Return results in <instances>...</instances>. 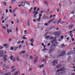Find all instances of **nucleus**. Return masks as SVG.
<instances>
[{
	"label": "nucleus",
	"instance_id": "f257e3e1",
	"mask_svg": "<svg viewBox=\"0 0 75 75\" xmlns=\"http://www.w3.org/2000/svg\"><path fill=\"white\" fill-rule=\"evenodd\" d=\"M61 31H57L55 32L54 33V35H56V36H60L61 35Z\"/></svg>",
	"mask_w": 75,
	"mask_h": 75
},
{
	"label": "nucleus",
	"instance_id": "f03ea898",
	"mask_svg": "<svg viewBox=\"0 0 75 75\" xmlns=\"http://www.w3.org/2000/svg\"><path fill=\"white\" fill-rule=\"evenodd\" d=\"M55 64H58V61L57 60H54L52 62V65L53 66H55L56 65Z\"/></svg>",
	"mask_w": 75,
	"mask_h": 75
},
{
	"label": "nucleus",
	"instance_id": "7ed1b4c3",
	"mask_svg": "<svg viewBox=\"0 0 75 75\" xmlns=\"http://www.w3.org/2000/svg\"><path fill=\"white\" fill-rule=\"evenodd\" d=\"M66 53V52L65 51H63L61 52L60 54H59L58 56L59 57H62V56H63V55H64L65 54V53Z\"/></svg>",
	"mask_w": 75,
	"mask_h": 75
},
{
	"label": "nucleus",
	"instance_id": "20e7f679",
	"mask_svg": "<svg viewBox=\"0 0 75 75\" xmlns=\"http://www.w3.org/2000/svg\"><path fill=\"white\" fill-rule=\"evenodd\" d=\"M54 41H51L52 44H54L53 45V46H54V47H56V46H57V45H58V42H54Z\"/></svg>",
	"mask_w": 75,
	"mask_h": 75
},
{
	"label": "nucleus",
	"instance_id": "39448f33",
	"mask_svg": "<svg viewBox=\"0 0 75 75\" xmlns=\"http://www.w3.org/2000/svg\"><path fill=\"white\" fill-rule=\"evenodd\" d=\"M42 16V15H41V14H40L39 15V17L38 19L36 18V20L38 21V22H39V21H40L41 20V16Z\"/></svg>",
	"mask_w": 75,
	"mask_h": 75
},
{
	"label": "nucleus",
	"instance_id": "423d86ee",
	"mask_svg": "<svg viewBox=\"0 0 75 75\" xmlns=\"http://www.w3.org/2000/svg\"><path fill=\"white\" fill-rule=\"evenodd\" d=\"M13 56H11L9 57V59H10V60H13V62H16V59L15 58H13Z\"/></svg>",
	"mask_w": 75,
	"mask_h": 75
},
{
	"label": "nucleus",
	"instance_id": "0eeeda50",
	"mask_svg": "<svg viewBox=\"0 0 75 75\" xmlns=\"http://www.w3.org/2000/svg\"><path fill=\"white\" fill-rule=\"evenodd\" d=\"M50 48L51 49V51H54V46H52V45L50 47Z\"/></svg>",
	"mask_w": 75,
	"mask_h": 75
},
{
	"label": "nucleus",
	"instance_id": "6e6552de",
	"mask_svg": "<svg viewBox=\"0 0 75 75\" xmlns=\"http://www.w3.org/2000/svg\"><path fill=\"white\" fill-rule=\"evenodd\" d=\"M38 57H36L35 59V60L34 61V64H35V63L37 62V59H38Z\"/></svg>",
	"mask_w": 75,
	"mask_h": 75
},
{
	"label": "nucleus",
	"instance_id": "1a4fd4ad",
	"mask_svg": "<svg viewBox=\"0 0 75 75\" xmlns=\"http://www.w3.org/2000/svg\"><path fill=\"white\" fill-rule=\"evenodd\" d=\"M74 25L73 24L69 25V30H71V28H72L73 27H74Z\"/></svg>",
	"mask_w": 75,
	"mask_h": 75
},
{
	"label": "nucleus",
	"instance_id": "9d476101",
	"mask_svg": "<svg viewBox=\"0 0 75 75\" xmlns=\"http://www.w3.org/2000/svg\"><path fill=\"white\" fill-rule=\"evenodd\" d=\"M38 12H36L34 16H33V18H37V16H36V15H37V14H38Z\"/></svg>",
	"mask_w": 75,
	"mask_h": 75
},
{
	"label": "nucleus",
	"instance_id": "9b49d317",
	"mask_svg": "<svg viewBox=\"0 0 75 75\" xmlns=\"http://www.w3.org/2000/svg\"><path fill=\"white\" fill-rule=\"evenodd\" d=\"M51 36H52V35H50V36L47 35L45 37V38L46 39H48V40H49V38L51 37Z\"/></svg>",
	"mask_w": 75,
	"mask_h": 75
},
{
	"label": "nucleus",
	"instance_id": "f8f14e48",
	"mask_svg": "<svg viewBox=\"0 0 75 75\" xmlns=\"http://www.w3.org/2000/svg\"><path fill=\"white\" fill-rule=\"evenodd\" d=\"M4 75H11V73L8 72L7 73H4Z\"/></svg>",
	"mask_w": 75,
	"mask_h": 75
},
{
	"label": "nucleus",
	"instance_id": "ddd939ff",
	"mask_svg": "<svg viewBox=\"0 0 75 75\" xmlns=\"http://www.w3.org/2000/svg\"><path fill=\"white\" fill-rule=\"evenodd\" d=\"M21 5L22 7H24V6H25V3H24L23 2H21Z\"/></svg>",
	"mask_w": 75,
	"mask_h": 75
},
{
	"label": "nucleus",
	"instance_id": "4468645a",
	"mask_svg": "<svg viewBox=\"0 0 75 75\" xmlns=\"http://www.w3.org/2000/svg\"><path fill=\"white\" fill-rule=\"evenodd\" d=\"M61 64H59L56 66L57 68H61Z\"/></svg>",
	"mask_w": 75,
	"mask_h": 75
},
{
	"label": "nucleus",
	"instance_id": "2eb2a0df",
	"mask_svg": "<svg viewBox=\"0 0 75 75\" xmlns=\"http://www.w3.org/2000/svg\"><path fill=\"white\" fill-rule=\"evenodd\" d=\"M12 32V30H11L8 29L7 33L8 34H10V33H11Z\"/></svg>",
	"mask_w": 75,
	"mask_h": 75
},
{
	"label": "nucleus",
	"instance_id": "dca6fc26",
	"mask_svg": "<svg viewBox=\"0 0 75 75\" xmlns=\"http://www.w3.org/2000/svg\"><path fill=\"white\" fill-rule=\"evenodd\" d=\"M27 23L28 26V27H30V21H29V20H28L27 21Z\"/></svg>",
	"mask_w": 75,
	"mask_h": 75
},
{
	"label": "nucleus",
	"instance_id": "f3484780",
	"mask_svg": "<svg viewBox=\"0 0 75 75\" xmlns=\"http://www.w3.org/2000/svg\"><path fill=\"white\" fill-rule=\"evenodd\" d=\"M64 69H61L59 70H57V72H59V71H64Z\"/></svg>",
	"mask_w": 75,
	"mask_h": 75
},
{
	"label": "nucleus",
	"instance_id": "a211bd4d",
	"mask_svg": "<svg viewBox=\"0 0 75 75\" xmlns=\"http://www.w3.org/2000/svg\"><path fill=\"white\" fill-rule=\"evenodd\" d=\"M4 54V51L3 50H0V55L1 54V55H3Z\"/></svg>",
	"mask_w": 75,
	"mask_h": 75
},
{
	"label": "nucleus",
	"instance_id": "6ab92c4d",
	"mask_svg": "<svg viewBox=\"0 0 75 75\" xmlns=\"http://www.w3.org/2000/svg\"><path fill=\"white\" fill-rule=\"evenodd\" d=\"M7 57V55H4L3 56V57L2 58V59H5V58H6Z\"/></svg>",
	"mask_w": 75,
	"mask_h": 75
},
{
	"label": "nucleus",
	"instance_id": "aec40b11",
	"mask_svg": "<svg viewBox=\"0 0 75 75\" xmlns=\"http://www.w3.org/2000/svg\"><path fill=\"white\" fill-rule=\"evenodd\" d=\"M61 19H59L58 22L57 23L58 25H59V23H61Z\"/></svg>",
	"mask_w": 75,
	"mask_h": 75
},
{
	"label": "nucleus",
	"instance_id": "412c9836",
	"mask_svg": "<svg viewBox=\"0 0 75 75\" xmlns=\"http://www.w3.org/2000/svg\"><path fill=\"white\" fill-rule=\"evenodd\" d=\"M69 35H70L71 38H73V36H74V35H73V34L72 33H70V34H69Z\"/></svg>",
	"mask_w": 75,
	"mask_h": 75
},
{
	"label": "nucleus",
	"instance_id": "4be33fe9",
	"mask_svg": "<svg viewBox=\"0 0 75 75\" xmlns=\"http://www.w3.org/2000/svg\"><path fill=\"white\" fill-rule=\"evenodd\" d=\"M3 46H4V47H5L6 48H7L8 46L7 45V44H5Z\"/></svg>",
	"mask_w": 75,
	"mask_h": 75
},
{
	"label": "nucleus",
	"instance_id": "5701e85b",
	"mask_svg": "<svg viewBox=\"0 0 75 75\" xmlns=\"http://www.w3.org/2000/svg\"><path fill=\"white\" fill-rule=\"evenodd\" d=\"M3 4L5 6H7V3H6V2L4 1L3 2Z\"/></svg>",
	"mask_w": 75,
	"mask_h": 75
},
{
	"label": "nucleus",
	"instance_id": "b1692460",
	"mask_svg": "<svg viewBox=\"0 0 75 75\" xmlns=\"http://www.w3.org/2000/svg\"><path fill=\"white\" fill-rule=\"evenodd\" d=\"M29 41H30V42H34V39H31V40H29Z\"/></svg>",
	"mask_w": 75,
	"mask_h": 75
},
{
	"label": "nucleus",
	"instance_id": "393cba45",
	"mask_svg": "<svg viewBox=\"0 0 75 75\" xmlns=\"http://www.w3.org/2000/svg\"><path fill=\"white\" fill-rule=\"evenodd\" d=\"M65 46V45H64V44H63L61 45V47L62 48H63V47H64Z\"/></svg>",
	"mask_w": 75,
	"mask_h": 75
},
{
	"label": "nucleus",
	"instance_id": "a878e982",
	"mask_svg": "<svg viewBox=\"0 0 75 75\" xmlns=\"http://www.w3.org/2000/svg\"><path fill=\"white\" fill-rule=\"evenodd\" d=\"M14 48H15V49H14V51H16V49H18V47H14Z\"/></svg>",
	"mask_w": 75,
	"mask_h": 75
},
{
	"label": "nucleus",
	"instance_id": "bb28decb",
	"mask_svg": "<svg viewBox=\"0 0 75 75\" xmlns=\"http://www.w3.org/2000/svg\"><path fill=\"white\" fill-rule=\"evenodd\" d=\"M54 20V19H52L51 20H50L48 22V23H50L51 22H52V21H53V20Z\"/></svg>",
	"mask_w": 75,
	"mask_h": 75
},
{
	"label": "nucleus",
	"instance_id": "cd10ccee",
	"mask_svg": "<svg viewBox=\"0 0 75 75\" xmlns=\"http://www.w3.org/2000/svg\"><path fill=\"white\" fill-rule=\"evenodd\" d=\"M18 72L16 71L14 75H18Z\"/></svg>",
	"mask_w": 75,
	"mask_h": 75
},
{
	"label": "nucleus",
	"instance_id": "c85d7f7f",
	"mask_svg": "<svg viewBox=\"0 0 75 75\" xmlns=\"http://www.w3.org/2000/svg\"><path fill=\"white\" fill-rule=\"evenodd\" d=\"M10 49L11 51H13L14 50V48L13 47H11L10 48Z\"/></svg>",
	"mask_w": 75,
	"mask_h": 75
},
{
	"label": "nucleus",
	"instance_id": "c756f323",
	"mask_svg": "<svg viewBox=\"0 0 75 75\" xmlns=\"http://www.w3.org/2000/svg\"><path fill=\"white\" fill-rule=\"evenodd\" d=\"M43 75H46V73H45V70H43Z\"/></svg>",
	"mask_w": 75,
	"mask_h": 75
},
{
	"label": "nucleus",
	"instance_id": "7c9ffc66",
	"mask_svg": "<svg viewBox=\"0 0 75 75\" xmlns=\"http://www.w3.org/2000/svg\"><path fill=\"white\" fill-rule=\"evenodd\" d=\"M22 54H25V52H26L24 51H21Z\"/></svg>",
	"mask_w": 75,
	"mask_h": 75
},
{
	"label": "nucleus",
	"instance_id": "2f4dec72",
	"mask_svg": "<svg viewBox=\"0 0 75 75\" xmlns=\"http://www.w3.org/2000/svg\"><path fill=\"white\" fill-rule=\"evenodd\" d=\"M22 47V45H20L18 47L19 49H21V48Z\"/></svg>",
	"mask_w": 75,
	"mask_h": 75
},
{
	"label": "nucleus",
	"instance_id": "473e14b6",
	"mask_svg": "<svg viewBox=\"0 0 75 75\" xmlns=\"http://www.w3.org/2000/svg\"><path fill=\"white\" fill-rule=\"evenodd\" d=\"M44 64H42L41 66H40L39 67L40 68H42L44 67Z\"/></svg>",
	"mask_w": 75,
	"mask_h": 75
},
{
	"label": "nucleus",
	"instance_id": "72a5a7b5",
	"mask_svg": "<svg viewBox=\"0 0 75 75\" xmlns=\"http://www.w3.org/2000/svg\"><path fill=\"white\" fill-rule=\"evenodd\" d=\"M64 23H66V22H61L60 23L61 24H62V25H64Z\"/></svg>",
	"mask_w": 75,
	"mask_h": 75
},
{
	"label": "nucleus",
	"instance_id": "f704fd0d",
	"mask_svg": "<svg viewBox=\"0 0 75 75\" xmlns=\"http://www.w3.org/2000/svg\"><path fill=\"white\" fill-rule=\"evenodd\" d=\"M71 52H68L67 55H71Z\"/></svg>",
	"mask_w": 75,
	"mask_h": 75
},
{
	"label": "nucleus",
	"instance_id": "c9c22d12",
	"mask_svg": "<svg viewBox=\"0 0 75 75\" xmlns=\"http://www.w3.org/2000/svg\"><path fill=\"white\" fill-rule=\"evenodd\" d=\"M16 69H13L11 71L12 72H13L15 71V70Z\"/></svg>",
	"mask_w": 75,
	"mask_h": 75
},
{
	"label": "nucleus",
	"instance_id": "e433bc0d",
	"mask_svg": "<svg viewBox=\"0 0 75 75\" xmlns=\"http://www.w3.org/2000/svg\"><path fill=\"white\" fill-rule=\"evenodd\" d=\"M44 3H45V4L46 5V6H48V3H47V2L46 1Z\"/></svg>",
	"mask_w": 75,
	"mask_h": 75
},
{
	"label": "nucleus",
	"instance_id": "4c0bfd02",
	"mask_svg": "<svg viewBox=\"0 0 75 75\" xmlns=\"http://www.w3.org/2000/svg\"><path fill=\"white\" fill-rule=\"evenodd\" d=\"M44 25L45 26H48V23H45L44 24Z\"/></svg>",
	"mask_w": 75,
	"mask_h": 75
},
{
	"label": "nucleus",
	"instance_id": "58836bf2",
	"mask_svg": "<svg viewBox=\"0 0 75 75\" xmlns=\"http://www.w3.org/2000/svg\"><path fill=\"white\" fill-rule=\"evenodd\" d=\"M34 44V42H33V43H30V45H31V46H34V44Z\"/></svg>",
	"mask_w": 75,
	"mask_h": 75
},
{
	"label": "nucleus",
	"instance_id": "ea45409f",
	"mask_svg": "<svg viewBox=\"0 0 75 75\" xmlns=\"http://www.w3.org/2000/svg\"><path fill=\"white\" fill-rule=\"evenodd\" d=\"M24 33L25 34H27V31L26 30H25Z\"/></svg>",
	"mask_w": 75,
	"mask_h": 75
},
{
	"label": "nucleus",
	"instance_id": "a19ab883",
	"mask_svg": "<svg viewBox=\"0 0 75 75\" xmlns=\"http://www.w3.org/2000/svg\"><path fill=\"white\" fill-rule=\"evenodd\" d=\"M16 59L17 61H19V58H18V57H16Z\"/></svg>",
	"mask_w": 75,
	"mask_h": 75
},
{
	"label": "nucleus",
	"instance_id": "79ce46f5",
	"mask_svg": "<svg viewBox=\"0 0 75 75\" xmlns=\"http://www.w3.org/2000/svg\"><path fill=\"white\" fill-rule=\"evenodd\" d=\"M27 3H25L26 4H28V5H29V6H30V4L28 2L26 1Z\"/></svg>",
	"mask_w": 75,
	"mask_h": 75
},
{
	"label": "nucleus",
	"instance_id": "37998d69",
	"mask_svg": "<svg viewBox=\"0 0 75 75\" xmlns=\"http://www.w3.org/2000/svg\"><path fill=\"white\" fill-rule=\"evenodd\" d=\"M30 59H33V56H30Z\"/></svg>",
	"mask_w": 75,
	"mask_h": 75
},
{
	"label": "nucleus",
	"instance_id": "c03bdc74",
	"mask_svg": "<svg viewBox=\"0 0 75 75\" xmlns=\"http://www.w3.org/2000/svg\"><path fill=\"white\" fill-rule=\"evenodd\" d=\"M64 36H61L60 37L61 39H63L64 38Z\"/></svg>",
	"mask_w": 75,
	"mask_h": 75
},
{
	"label": "nucleus",
	"instance_id": "a18cd8bd",
	"mask_svg": "<svg viewBox=\"0 0 75 75\" xmlns=\"http://www.w3.org/2000/svg\"><path fill=\"white\" fill-rule=\"evenodd\" d=\"M4 59V61L6 62V61H7V58H5Z\"/></svg>",
	"mask_w": 75,
	"mask_h": 75
},
{
	"label": "nucleus",
	"instance_id": "49530a36",
	"mask_svg": "<svg viewBox=\"0 0 75 75\" xmlns=\"http://www.w3.org/2000/svg\"><path fill=\"white\" fill-rule=\"evenodd\" d=\"M16 0H12L11 1V3H13V2H15Z\"/></svg>",
	"mask_w": 75,
	"mask_h": 75
},
{
	"label": "nucleus",
	"instance_id": "de8ad7c7",
	"mask_svg": "<svg viewBox=\"0 0 75 75\" xmlns=\"http://www.w3.org/2000/svg\"><path fill=\"white\" fill-rule=\"evenodd\" d=\"M18 8L17 7L15 9H14V11H16V10H18Z\"/></svg>",
	"mask_w": 75,
	"mask_h": 75
},
{
	"label": "nucleus",
	"instance_id": "09e8293b",
	"mask_svg": "<svg viewBox=\"0 0 75 75\" xmlns=\"http://www.w3.org/2000/svg\"><path fill=\"white\" fill-rule=\"evenodd\" d=\"M4 47L2 46H0V49L1 50V49H3L4 48Z\"/></svg>",
	"mask_w": 75,
	"mask_h": 75
},
{
	"label": "nucleus",
	"instance_id": "8fccbe9b",
	"mask_svg": "<svg viewBox=\"0 0 75 75\" xmlns=\"http://www.w3.org/2000/svg\"><path fill=\"white\" fill-rule=\"evenodd\" d=\"M8 9H6V13H8Z\"/></svg>",
	"mask_w": 75,
	"mask_h": 75
},
{
	"label": "nucleus",
	"instance_id": "3c124183",
	"mask_svg": "<svg viewBox=\"0 0 75 75\" xmlns=\"http://www.w3.org/2000/svg\"><path fill=\"white\" fill-rule=\"evenodd\" d=\"M2 28H3L4 30H5L6 28L5 26H3Z\"/></svg>",
	"mask_w": 75,
	"mask_h": 75
},
{
	"label": "nucleus",
	"instance_id": "603ef678",
	"mask_svg": "<svg viewBox=\"0 0 75 75\" xmlns=\"http://www.w3.org/2000/svg\"><path fill=\"white\" fill-rule=\"evenodd\" d=\"M54 38V37L53 36L51 38H50V40H52Z\"/></svg>",
	"mask_w": 75,
	"mask_h": 75
},
{
	"label": "nucleus",
	"instance_id": "864d4df0",
	"mask_svg": "<svg viewBox=\"0 0 75 75\" xmlns=\"http://www.w3.org/2000/svg\"><path fill=\"white\" fill-rule=\"evenodd\" d=\"M45 19H48V16H46L44 18Z\"/></svg>",
	"mask_w": 75,
	"mask_h": 75
},
{
	"label": "nucleus",
	"instance_id": "5fc2aeb1",
	"mask_svg": "<svg viewBox=\"0 0 75 75\" xmlns=\"http://www.w3.org/2000/svg\"><path fill=\"white\" fill-rule=\"evenodd\" d=\"M36 9H37V7H35L34 8V11H35L36 10Z\"/></svg>",
	"mask_w": 75,
	"mask_h": 75
},
{
	"label": "nucleus",
	"instance_id": "6e6d98bb",
	"mask_svg": "<svg viewBox=\"0 0 75 75\" xmlns=\"http://www.w3.org/2000/svg\"><path fill=\"white\" fill-rule=\"evenodd\" d=\"M71 40H72V41L74 42V41H75V39H74V38H72L71 39Z\"/></svg>",
	"mask_w": 75,
	"mask_h": 75
},
{
	"label": "nucleus",
	"instance_id": "4d7b16f0",
	"mask_svg": "<svg viewBox=\"0 0 75 75\" xmlns=\"http://www.w3.org/2000/svg\"><path fill=\"white\" fill-rule=\"evenodd\" d=\"M3 73H4V72L0 71V74H3Z\"/></svg>",
	"mask_w": 75,
	"mask_h": 75
},
{
	"label": "nucleus",
	"instance_id": "13d9d810",
	"mask_svg": "<svg viewBox=\"0 0 75 75\" xmlns=\"http://www.w3.org/2000/svg\"><path fill=\"white\" fill-rule=\"evenodd\" d=\"M23 40H26V39H27V38H25V37H23Z\"/></svg>",
	"mask_w": 75,
	"mask_h": 75
},
{
	"label": "nucleus",
	"instance_id": "bf43d9fd",
	"mask_svg": "<svg viewBox=\"0 0 75 75\" xmlns=\"http://www.w3.org/2000/svg\"><path fill=\"white\" fill-rule=\"evenodd\" d=\"M50 45H51V43H49L47 44V46H48V47H49V46H50Z\"/></svg>",
	"mask_w": 75,
	"mask_h": 75
},
{
	"label": "nucleus",
	"instance_id": "052dcab7",
	"mask_svg": "<svg viewBox=\"0 0 75 75\" xmlns=\"http://www.w3.org/2000/svg\"><path fill=\"white\" fill-rule=\"evenodd\" d=\"M16 20L17 23H18L19 22V20L18 19H17Z\"/></svg>",
	"mask_w": 75,
	"mask_h": 75
},
{
	"label": "nucleus",
	"instance_id": "680f3d73",
	"mask_svg": "<svg viewBox=\"0 0 75 75\" xmlns=\"http://www.w3.org/2000/svg\"><path fill=\"white\" fill-rule=\"evenodd\" d=\"M20 42H21V41H20L17 42V44H19L20 43Z\"/></svg>",
	"mask_w": 75,
	"mask_h": 75
},
{
	"label": "nucleus",
	"instance_id": "e2e57ef3",
	"mask_svg": "<svg viewBox=\"0 0 75 75\" xmlns=\"http://www.w3.org/2000/svg\"><path fill=\"white\" fill-rule=\"evenodd\" d=\"M9 11L10 13H11V12H12V11L11 10V9H9Z\"/></svg>",
	"mask_w": 75,
	"mask_h": 75
},
{
	"label": "nucleus",
	"instance_id": "0e129e2a",
	"mask_svg": "<svg viewBox=\"0 0 75 75\" xmlns=\"http://www.w3.org/2000/svg\"><path fill=\"white\" fill-rule=\"evenodd\" d=\"M39 10H40V8H38L37 9V11H36V12H37L38 11H39Z\"/></svg>",
	"mask_w": 75,
	"mask_h": 75
},
{
	"label": "nucleus",
	"instance_id": "69168bd1",
	"mask_svg": "<svg viewBox=\"0 0 75 75\" xmlns=\"http://www.w3.org/2000/svg\"><path fill=\"white\" fill-rule=\"evenodd\" d=\"M5 21H4V20H2V23H4Z\"/></svg>",
	"mask_w": 75,
	"mask_h": 75
},
{
	"label": "nucleus",
	"instance_id": "338daca9",
	"mask_svg": "<svg viewBox=\"0 0 75 75\" xmlns=\"http://www.w3.org/2000/svg\"><path fill=\"white\" fill-rule=\"evenodd\" d=\"M44 12V11H42L41 12H40V13H41V14H42V13Z\"/></svg>",
	"mask_w": 75,
	"mask_h": 75
},
{
	"label": "nucleus",
	"instance_id": "774afa93",
	"mask_svg": "<svg viewBox=\"0 0 75 75\" xmlns=\"http://www.w3.org/2000/svg\"><path fill=\"white\" fill-rule=\"evenodd\" d=\"M74 13L75 12H74V11H73L72 12L71 14H74Z\"/></svg>",
	"mask_w": 75,
	"mask_h": 75
}]
</instances>
